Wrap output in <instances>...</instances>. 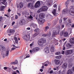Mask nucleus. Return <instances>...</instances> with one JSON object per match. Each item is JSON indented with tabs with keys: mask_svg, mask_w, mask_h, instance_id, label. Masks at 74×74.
<instances>
[{
	"mask_svg": "<svg viewBox=\"0 0 74 74\" xmlns=\"http://www.w3.org/2000/svg\"><path fill=\"white\" fill-rule=\"evenodd\" d=\"M49 29V27H48V26H47L45 28V30H48V29Z\"/></svg>",
	"mask_w": 74,
	"mask_h": 74,
	"instance_id": "nucleus-39",
	"label": "nucleus"
},
{
	"mask_svg": "<svg viewBox=\"0 0 74 74\" xmlns=\"http://www.w3.org/2000/svg\"><path fill=\"white\" fill-rule=\"evenodd\" d=\"M66 47H68V48H70V47H73V45L71 43H67L66 45Z\"/></svg>",
	"mask_w": 74,
	"mask_h": 74,
	"instance_id": "nucleus-13",
	"label": "nucleus"
},
{
	"mask_svg": "<svg viewBox=\"0 0 74 74\" xmlns=\"http://www.w3.org/2000/svg\"><path fill=\"white\" fill-rule=\"evenodd\" d=\"M15 42L16 43H17V44H18V40H15Z\"/></svg>",
	"mask_w": 74,
	"mask_h": 74,
	"instance_id": "nucleus-40",
	"label": "nucleus"
},
{
	"mask_svg": "<svg viewBox=\"0 0 74 74\" xmlns=\"http://www.w3.org/2000/svg\"><path fill=\"white\" fill-rule=\"evenodd\" d=\"M31 26H32L34 28H37V25L34 23L31 24Z\"/></svg>",
	"mask_w": 74,
	"mask_h": 74,
	"instance_id": "nucleus-21",
	"label": "nucleus"
},
{
	"mask_svg": "<svg viewBox=\"0 0 74 74\" xmlns=\"http://www.w3.org/2000/svg\"><path fill=\"white\" fill-rule=\"evenodd\" d=\"M65 55H70V53H69V50L66 51L65 52Z\"/></svg>",
	"mask_w": 74,
	"mask_h": 74,
	"instance_id": "nucleus-24",
	"label": "nucleus"
},
{
	"mask_svg": "<svg viewBox=\"0 0 74 74\" xmlns=\"http://www.w3.org/2000/svg\"><path fill=\"white\" fill-rule=\"evenodd\" d=\"M44 43L41 40H39L38 42V44L39 45H42L44 44Z\"/></svg>",
	"mask_w": 74,
	"mask_h": 74,
	"instance_id": "nucleus-12",
	"label": "nucleus"
},
{
	"mask_svg": "<svg viewBox=\"0 0 74 74\" xmlns=\"http://www.w3.org/2000/svg\"><path fill=\"white\" fill-rule=\"evenodd\" d=\"M12 74H16V73L15 72H13Z\"/></svg>",
	"mask_w": 74,
	"mask_h": 74,
	"instance_id": "nucleus-64",
	"label": "nucleus"
},
{
	"mask_svg": "<svg viewBox=\"0 0 74 74\" xmlns=\"http://www.w3.org/2000/svg\"><path fill=\"white\" fill-rule=\"evenodd\" d=\"M30 18L31 19H32L33 18V17L31 15H30Z\"/></svg>",
	"mask_w": 74,
	"mask_h": 74,
	"instance_id": "nucleus-59",
	"label": "nucleus"
},
{
	"mask_svg": "<svg viewBox=\"0 0 74 74\" xmlns=\"http://www.w3.org/2000/svg\"><path fill=\"white\" fill-rule=\"evenodd\" d=\"M30 52H31V53H32V52H33V49H32V50H30Z\"/></svg>",
	"mask_w": 74,
	"mask_h": 74,
	"instance_id": "nucleus-62",
	"label": "nucleus"
},
{
	"mask_svg": "<svg viewBox=\"0 0 74 74\" xmlns=\"http://www.w3.org/2000/svg\"><path fill=\"white\" fill-rule=\"evenodd\" d=\"M70 0H68V1H66V3H67V4H69V1Z\"/></svg>",
	"mask_w": 74,
	"mask_h": 74,
	"instance_id": "nucleus-48",
	"label": "nucleus"
},
{
	"mask_svg": "<svg viewBox=\"0 0 74 74\" xmlns=\"http://www.w3.org/2000/svg\"><path fill=\"white\" fill-rule=\"evenodd\" d=\"M15 24V21H14L12 23V25H14Z\"/></svg>",
	"mask_w": 74,
	"mask_h": 74,
	"instance_id": "nucleus-58",
	"label": "nucleus"
},
{
	"mask_svg": "<svg viewBox=\"0 0 74 74\" xmlns=\"http://www.w3.org/2000/svg\"><path fill=\"white\" fill-rule=\"evenodd\" d=\"M9 30L10 31V34H11L12 32H14V31L12 29H10Z\"/></svg>",
	"mask_w": 74,
	"mask_h": 74,
	"instance_id": "nucleus-33",
	"label": "nucleus"
},
{
	"mask_svg": "<svg viewBox=\"0 0 74 74\" xmlns=\"http://www.w3.org/2000/svg\"><path fill=\"white\" fill-rule=\"evenodd\" d=\"M45 14L43 13H41L39 14V18L40 19L39 20V22L41 24H42L44 22H45V20L43 19V18H45L44 16Z\"/></svg>",
	"mask_w": 74,
	"mask_h": 74,
	"instance_id": "nucleus-2",
	"label": "nucleus"
},
{
	"mask_svg": "<svg viewBox=\"0 0 74 74\" xmlns=\"http://www.w3.org/2000/svg\"><path fill=\"white\" fill-rule=\"evenodd\" d=\"M40 2L39 1H37L35 4L34 7L35 8H38V7H39L40 6Z\"/></svg>",
	"mask_w": 74,
	"mask_h": 74,
	"instance_id": "nucleus-5",
	"label": "nucleus"
},
{
	"mask_svg": "<svg viewBox=\"0 0 74 74\" xmlns=\"http://www.w3.org/2000/svg\"><path fill=\"white\" fill-rule=\"evenodd\" d=\"M62 18H61L60 20L59 21V22L60 23H61V22H62Z\"/></svg>",
	"mask_w": 74,
	"mask_h": 74,
	"instance_id": "nucleus-42",
	"label": "nucleus"
},
{
	"mask_svg": "<svg viewBox=\"0 0 74 74\" xmlns=\"http://www.w3.org/2000/svg\"><path fill=\"white\" fill-rule=\"evenodd\" d=\"M41 40L44 43L46 42V40L44 38H42L41 39Z\"/></svg>",
	"mask_w": 74,
	"mask_h": 74,
	"instance_id": "nucleus-26",
	"label": "nucleus"
},
{
	"mask_svg": "<svg viewBox=\"0 0 74 74\" xmlns=\"http://www.w3.org/2000/svg\"><path fill=\"white\" fill-rule=\"evenodd\" d=\"M62 54H63V55L64 54V51H62Z\"/></svg>",
	"mask_w": 74,
	"mask_h": 74,
	"instance_id": "nucleus-51",
	"label": "nucleus"
},
{
	"mask_svg": "<svg viewBox=\"0 0 74 74\" xmlns=\"http://www.w3.org/2000/svg\"><path fill=\"white\" fill-rule=\"evenodd\" d=\"M3 19V17L0 16V23L1 22V20Z\"/></svg>",
	"mask_w": 74,
	"mask_h": 74,
	"instance_id": "nucleus-37",
	"label": "nucleus"
},
{
	"mask_svg": "<svg viewBox=\"0 0 74 74\" xmlns=\"http://www.w3.org/2000/svg\"><path fill=\"white\" fill-rule=\"evenodd\" d=\"M16 48L15 47H13L11 51H14V49H15Z\"/></svg>",
	"mask_w": 74,
	"mask_h": 74,
	"instance_id": "nucleus-44",
	"label": "nucleus"
},
{
	"mask_svg": "<svg viewBox=\"0 0 74 74\" xmlns=\"http://www.w3.org/2000/svg\"><path fill=\"white\" fill-rule=\"evenodd\" d=\"M73 72L71 69H69L67 71V74H73Z\"/></svg>",
	"mask_w": 74,
	"mask_h": 74,
	"instance_id": "nucleus-17",
	"label": "nucleus"
},
{
	"mask_svg": "<svg viewBox=\"0 0 74 74\" xmlns=\"http://www.w3.org/2000/svg\"><path fill=\"white\" fill-rule=\"evenodd\" d=\"M70 7L71 8L69 11V10L67 8V6H66V8L64 9L62 11V13L64 14H67L69 12L70 14L71 15H74V6H71Z\"/></svg>",
	"mask_w": 74,
	"mask_h": 74,
	"instance_id": "nucleus-1",
	"label": "nucleus"
},
{
	"mask_svg": "<svg viewBox=\"0 0 74 74\" xmlns=\"http://www.w3.org/2000/svg\"><path fill=\"white\" fill-rule=\"evenodd\" d=\"M63 50H65V49H66V48L64 47V45L63 46Z\"/></svg>",
	"mask_w": 74,
	"mask_h": 74,
	"instance_id": "nucleus-57",
	"label": "nucleus"
},
{
	"mask_svg": "<svg viewBox=\"0 0 74 74\" xmlns=\"http://www.w3.org/2000/svg\"><path fill=\"white\" fill-rule=\"evenodd\" d=\"M68 35H69L68 32H65L64 33L63 36L66 37H67V36H68Z\"/></svg>",
	"mask_w": 74,
	"mask_h": 74,
	"instance_id": "nucleus-19",
	"label": "nucleus"
},
{
	"mask_svg": "<svg viewBox=\"0 0 74 74\" xmlns=\"http://www.w3.org/2000/svg\"><path fill=\"white\" fill-rule=\"evenodd\" d=\"M39 50L40 48L38 47H36L32 49V51H33V53L36 52H37V51H38Z\"/></svg>",
	"mask_w": 74,
	"mask_h": 74,
	"instance_id": "nucleus-7",
	"label": "nucleus"
},
{
	"mask_svg": "<svg viewBox=\"0 0 74 74\" xmlns=\"http://www.w3.org/2000/svg\"><path fill=\"white\" fill-rule=\"evenodd\" d=\"M50 51L51 52H54L55 51V49H54V47L53 46H52L50 49Z\"/></svg>",
	"mask_w": 74,
	"mask_h": 74,
	"instance_id": "nucleus-27",
	"label": "nucleus"
},
{
	"mask_svg": "<svg viewBox=\"0 0 74 74\" xmlns=\"http://www.w3.org/2000/svg\"><path fill=\"white\" fill-rule=\"evenodd\" d=\"M51 71V69L50 68L48 70V72L49 73H50V71Z\"/></svg>",
	"mask_w": 74,
	"mask_h": 74,
	"instance_id": "nucleus-46",
	"label": "nucleus"
},
{
	"mask_svg": "<svg viewBox=\"0 0 74 74\" xmlns=\"http://www.w3.org/2000/svg\"><path fill=\"white\" fill-rule=\"evenodd\" d=\"M18 15L19 16H21V14L19 13H17Z\"/></svg>",
	"mask_w": 74,
	"mask_h": 74,
	"instance_id": "nucleus-61",
	"label": "nucleus"
},
{
	"mask_svg": "<svg viewBox=\"0 0 74 74\" xmlns=\"http://www.w3.org/2000/svg\"><path fill=\"white\" fill-rule=\"evenodd\" d=\"M0 48L3 51H5V47L2 45H0Z\"/></svg>",
	"mask_w": 74,
	"mask_h": 74,
	"instance_id": "nucleus-20",
	"label": "nucleus"
},
{
	"mask_svg": "<svg viewBox=\"0 0 74 74\" xmlns=\"http://www.w3.org/2000/svg\"><path fill=\"white\" fill-rule=\"evenodd\" d=\"M39 30H40L39 29L37 28L36 29H35L34 31L35 32H36V33H38V32H39Z\"/></svg>",
	"mask_w": 74,
	"mask_h": 74,
	"instance_id": "nucleus-28",
	"label": "nucleus"
},
{
	"mask_svg": "<svg viewBox=\"0 0 74 74\" xmlns=\"http://www.w3.org/2000/svg\"><path fill=\"white\" fill-rule=\"evenodd\" d=\"M57 29H58V30L60 29V26H58L57 27Z\"/></svg>",
	"mask_w": 74,
	"mask_h": 74,
	"instance_id": "nucleus-43",
	"label": "nucleus"
},
{
	"mask_svg": "<svg viewBox=\"0 0 74 74\" xmlns=\"http://www.w3.org/2000/svg\"><path fill=\"white\" fill-rule=\"evenodd\" d=\"M67 67V63H64L62 65V68L64 69H66Z\"/></svg>",
	"mask_w": 74,
	"mask_h": 74,
	"instance_id": "nucleus-8",
	"label": "nucleus"
},
{
	"mask_svg": "<svg viewBox=\"0 0 74 74\" xmlns=\"http://www.w3.org/2000/svg\"><path fill=\"white\" fill-rule=\"evenodd\" d=\"M62 72L61 71H59L57 73V74H61Z\"/></svg>",
	"mask_w": 74,
	"mask_h": 74,
	"instance_id": "nucleus-36",
	"label": "nucleus"
},
{
	"mask_svg": "<svg viewBox=\"0 0 74 74\" xmlns=\"http://www.w3.org/2000/svg\"><path fill=\"white\" fill-rule=\"evenodd\" d=\"M37 36V34H35L33 35L34 37H36Z\"/></svg>",
	"mask_w": 74,
	"mask_h": 74,
	"instance_id": "nucleus-60",
	"label": "nucleus"
},
{
	"mask_svg": "<svg viewBox=\"0 0 74 74\" xmlns=\"http://www.w3.org/2000/svg\"><path fill=\"white\" fill-rule=\"evenodd\" d=\"M62 58V56H56V59H60V58Z\"/></svg>",
	"mask_w": 74,
	"mask_h": 74,
	"instance_id": "nucleus-30",
	"label": "nucleus"
},
{
	"mask_svg": "<svg viewBox=\"0 0 74 74\" xmlns=\"http://www.w3.org/2000/svg\"><path fill=\"white\" fill-rule=\"evenodd\" d=\"M6 1L7 0H0V1H2L1 3L5 5H7V2H6Z\"/></svg>",
	"mask_w": 74,
	"mask_h": 74,
	"instance_id": "nucleus-11",
	"label": "nucleus"
},
{
	"mask_svg": "<svg viewBox=\"0 0 74 74\" xmlns=\"http://www.w3.org/2000/svg\"><path fill=\"white\" fill-rule=\"evenodd\" d=\"M12 46L13 47H14V48H18V47L15 46V45H12Z\"/></svg>",
	"mask_w": 74,
	"mask_h": 74,
	"instance_id": "nucleus-55",
	"label": "nucleus"
},
{
	"mask_svg": "<svg viewBox=\"0 0 74 74\" xmlns=\"http://www.w3.org/2000/svg\"><path fill=\"white\" fill-rule=\"evenodd\" d=\"M30 13L31 14V15H33V12L30 11Z\"/></svg>",
	"mask_w": 74,
	"mask_h": 74,
	"instance_id": "nucleus-53",
	"label": "nucleus"
},
{
	"mask_svg": "<svg viewBox=\"0 0 74 74\" xmlns=\"http://www.w3.org/2000/svg\"><path fill=\"white\" fill-rule=\"evenodd\" d=\"M55 63L56 64H60V61L59 60H54Z\"/></svg>",
	"mask_w": 74,
	"mask_h": 74,
	"instance_id": "nucleus-14",
	"label": "nucleus"
},
{
	"mask_svg": "<svg viewBox=\"0 0 74 74\" xmlns=\"http://www.w3.org/2000/svg\"><path fill=\"white\" fill-rule=\"evenodd\" d=\"M18 62L17 60H15V62H11L10 64H18Z\"/></svg>",
	"mask_w": 74,
	"mask_h": 74,
	"instance_id": "nucleus-22",
	"label": "nucleus"
},
{
	"mask_svg": "<svg viewBox=\"0 0 74 74\" xmlns=\"http://www.w3.org/2000/svg\"><path fill=\"white\" fill-rule=\"evenodd\" d=\"M50 74H52V73H53V70H51L50 72Z\"/></svg>",
	"mask_w": 74,
	"mask_h": 74,
	"instance_id": "nucleus-50",
	"label": "nucleus"
},
{
	"mask_svg": "<svg viewBox=\"0 0 74 74\" xmlns=\"http://www.w3.org/2000/svg\"><path fill=\"white\" fill-rule=\"evenodd\" d=\"M30 36L29 35H25L23 37V38L25 40H26V41H29L30 40Z\"/></svg>",
	"mask_w": 74,
	"mask_h": 74,
	"instance_id": "nucleus-4",
	"label": "nucleus"
},
{
	"mask_svg": "<svg viewBox=\"0 0 74 74\" xmlns=\"http://www.w3.org/2000/svg\"><path fill=\"white\" fill-rule=\"evenodd\" d=\"M52 13L53 14V15H54L55 16H56L57 15V14H58V13H56V10L54 9L53 10V11H52Z\"/></svg>",
	"mask_w": 74,
	"mask_h": 74,
	"instance_id": "nucleus-23",
	"label": "nucleus"
},
{
	"mask_svg": "<svg viewBox=\"0 0 74 74\" xmlns=\"http://www.w3.org/2000/svg\"><path fill=\"white\" fill-rule=\"evenodd\" d=\"M51 32H49V34H48V36H49H49H51Z\"/></svg>",
	"mask_w": 74,
	"mask_h": 74,
	"instance_id": "nucleus-45",
	"label": "nucleus"
},
{
	"mask_svg": "<svg viewBox=\"0 0 74 74\" xmlns=\"http://www.w3.org/2000/svg\"><path fill=\"white\" fill-rule=\"evenodd\" d=\"M69 55L70 54H71L72 53H73V50H69Z\"/></svg>",
	"mask_w": 74,
	"mask_h": 74,
	"instance_id": "nucleus-29",
	"label": "nucleus"
},
{
	"mask_svg": "<svg viewBox=\"0 0 74 74\" xmlns=\"http://www.w3.org/2000/svg\"><path fill=\"white\" fill-rule=\"evenodd\" d=\"M7 32L8 33V34H10V31L9 30H8L7 31Z\"/></svg>",
	"mask_w": 74,
	"mask_h": 74,
	"instance_id": "nucleus-41",
	"label": "nucleus"
},
{
	"mask_svg": "<svg viewBox=\"0 0 74 74\" xmlns=\"http://www.w3.org/2000/svg\"><path fill=\"white\" fill-rule=\"evenodd\" d=\"M42 36L43 37H46L48 36V34H44L42 35Z\"/></svg>",
	"mask_w": 74,
	"mask_h": 74,
	"instance_id": "nucleus-35",
	"label": "nucleus"
},
{
	"mask_svg": "<svg viewBox=\"0 0 74 74\" xmlns=\"http://www.w3.org/2000/svg\"><path fill=\"white\" fill-rule=\"evenodd\" d=\"M17 67H15L14 68H13V69L14 70H16V69H17Z\"/></svg>",
	"mask_w": 74,
	"mask_h": 74,
	"instance_id": "nucleus-49",
	"label": "nucleus"
},
{
	"mask_svg": "<svg viewBox=\"0 0 74 74\" xmlns=\"http://www.w3.org/2000/svg\"><path fill=\"white\" fill-rule=\"evenodd\" d=\"M15 19H18V16H17V15H15Z\"/></svg>",
	"mask_w": 74,
	"mask_h": 74,
	"instance_id": "nucleus-56",
	"label": "nucleus"
},
{
	"mask_svg": "<svg viewBox=\"0 0 74 74\" xmlns=\"http://www.w3.org/2000/svg\"><path fill=\"white\" fill-rule=\"evenodd\" d=\"M4 6H2L0 8V10L1 11H3L4 9Z\"/></svg>",
	"mask_w": 74,
	"mask_h": 74,
	"instance_id": "nucleus-31",
	"label": "nucleus"
},
{
	"mask_svg": "<svg viewBox=\"0 0 74 74\" xmlns=\"http://www.w3.org/2000/svg\"><path fill=\"white\" fill-rule=\"evenodd\" d=\"M44 51L46 52V53H48L49 52V48L48 47H46L44 49Z\"/></svg>",
	"mask_w": 74,
	"mask_h": 74,
	"instance_id": "nucleus-10",
	"label": "nucleus"
},
{
	"mask_svg": "<svg viewBox=\"0 0 74 74\" xmlns=\"http://www.w3.org/2000/svg\"><path fill=\"white\" fill-rule=\"evenodd\" d=\"M27 30H30V27H28L27 28Z\"/></svg>",
	"mask_w": 74,
	"mask_h": 74,
	"instance_id": "nucleus-63",
	"label": "nucleus"
},
{
	"mask_svg": "<svg viewBox=\"0 0 74 74\" xmlns=\"http://www.w3.org/2000/svg\"><path fill=\"white\" fill-rule=\"evenodd\" d=\"M53 7L54 8H56L57 7V5H56V4H55L53 5Z\"/></svg>",
	"mask_w": 74,
	"mask_h": 74,
	"instance_id": "nucleus-47",
	"label": "nucleus"
},
{
	"mask_svg": "<svg viewBox=\"0 0 74 74\" xmlns=\"http://www.w3.org/2000/svg\"><path fill=\"white\" fill-rule=\"evenodd\" d=\"M72 71L74 72V67H73V68L72 69Z\"/></svg>",
	"mask_w": 74,
	"mask_h": 74,
	"instance_id": "nucleus-52",
	"label": "nucleus"
},
{
	"mask_svg": "<svg viewBox=\"0 0 74 74\" xmlns=\"http://www.w3.org/2000/svg\"><path fill=\"white\" fill-rule=\"evenodd\" d=\"M23 7V3L22 2H20L19 3V7L20 8H21Z\"/></svg>",
	"mask_w": 74,
	"mask_h": 74,
	"instance_id": "nucleus-25",
	"label": "nucleus"
},
{
	"mask_svg": "<svg viewBox=\"0 0 74 74\" xmlns=\"http://www.w3.org/2000/svg\"><path fill=\"white\" fill-rule=\"evenodd\" d=\"M3 69L4 70H7V67H5L3 68Z\"/></svg>",
	"mask_w": 74,
	"mask_h": 74,
	"instance_id": "nucleus-54",
	"label": "nucleus"
},
{
	"mask_svg": "<svg viewBox=\"0 0 74 74\" xmlns=\"http://www.w3.org/2000/svg\"><path fill=\"white\" fill-rule=\"evenodd\" d=\"M55 55H60V52H58L55 53Z\"/></svg>",
	"mask_w": 74,
	"mask_h": 74,
	"instance_id": "nucleus-38",
	"label": "nucleus"
},
{
	"mask_svg": "<svg viewBox=\"0 0 74 74\" xmlns=\"http://www.w3.org/2000/svg\"><path fill=\"white\" fill-rule=\"evenodd\" d=\"M69 42L71 44H74V38H71Z\"/></svg>",
	"mask_w": 74,
	"mask_h": 74,
	"instance_id": "nucleus-18",
	"label": "nucleus"
},
{
	"mask_svg": "<svg viewBox=\"0 0 74 74\" xmlns=\"http://www.w3.org/2000/svg\"><path fill=\"white\" fill-rule=\"evenodd\" d=\"M68 23H67L66 25H68V26H71V24H69V23H71V20L69 19L68 21Z\"/></svg>",
	"mask_w": 74,
	"mask_h": 74,
	"instance_id": "nucleus-16",
	"label": "nucleus"
},
{
	"mask_svg": "<svg viewBox=\"0 0 74 74\" xmlns=\"http://www.w3.org/2000/svg\"><path fill=\"white\" fill-rule=\"evenodd\" d=\"M48 10V7L46 6H43L42 7L37 11L38 13H40L41 12H44V11H47Z\"/></svg>",
	"mask_w": 74,
	"mask_h": 74,
	"instance_id": "nucleus-3",
	"label": "nucleus"
},
{
	"mask_svg": "<svg viewBox=\"0 0 74 74\" xmlns=\"http://www.w3.org/2000/svg\"><path fill=\"white\" fill-rule=\"evenodd\" d=\"M55 34H56V32H53L52 35V37H55Z\"/></svg>",
	"mask_w": 74,
	"mask_h": 74,
	"instance_id": "nucleus-34",
	"label": "nucleus"
},
{
	"mask_svg": "<svg viewBox=\"0 0 74 74\" xmlns=\"http://www.w3.org/2000/svg\"><path fill=\"white\" fill-rule=\"evenodd\" d=\"M19 23L20 25H25V20L23 19L21 20L19 22Z\"/></svg>",
	"mask_w": 74,
	"mask_h": 74,
	"instance_id": "nucleus-9",
	"label": "nucleus"
},
{
	"mask_svg": "<svg viewBox=\"0 0 74 74\" xmlns=\"http://www.w3.org/2000/svg\"><path fill=\"white\" fill-rule=\"evenodd\" d=\"M28 6H30V8H31V9H34V5H33L31 3H30L28 4Z\"/></svg>",
	"mask_w": 74,
	"mask_h": 74,
	"instance_id": "nucleus-15",
	"label": "nucleus"
},
{
	"mask_svg": "<svg viewBox=\"0 0 74 74\" xmlns=\"http://www.w3.org/2000/svg\"><path fill=\"white\" fill-rule=\"evenodd\" d=\"M64 33V30H63L62 32H61L60 33V36H63V33Z\"/></svg>",
	"mask_w": 74,
	"mask_h": 74,
	"instance_id": "nucleus-32",
	"label": "nucleus"
},
{
	"mask_svg": "<svg viewBox=\"0 0 74 74\" xmlns=\"http://www.w3.org/2000/svg\"><path fill=\"white\" fill-rule=\"evenodd\" d=\"M9 55V51H6L5 52V54H3V57L4 58L5 57V56H8Z\"/></svg>",
	"mask_w": 74,
	"mask_h": 74,
	"instance_id": "nucleus-6",
	"label": "nucleus"
}]
</instances>
